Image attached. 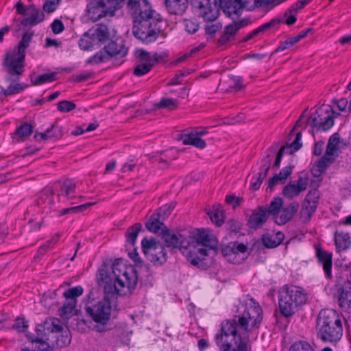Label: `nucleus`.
Returning a JSON list of instances; mask_svg holds the SVG:
<instances>
[{"instance_id":"2f4dec72","label":"nucleus","mask_w":351,"mask_h":351,"mask_svg":"<svg viewBox=\"0 0 351 351\" xmlns=\"http://www.w3.org/2000/svg\"><path fill=\"white\" fill-rule=\"evenodd\" d=\"M339 304L342 311L351 313V290L342 289L339 296Z\"/></svg>"},{"instance_id":"37998d69","label":"nucleus","mask_w":351,"mask_h":351,"mask_svg":"<svg viewBox=\"0 0 351 351\" xmlns=\"http://www.w3.org/2000/svg\"><path fill=\"white\" fill-rule=\"evenodd\" d=\"M320 197V193L317 189L310 190L303 202L308 204V203L313 207L317 208L319 200Z\"/></svg>"},{"instance_id":"6e6552de","label":"nucleus","mask_w":351,"mask_h":351,"mask_svg":"<svg viewBox=\"0 0 351 351\" xmlns=\"http://www.w3.org/2000/svg\"><path fill=\"white\" fill-rule=\"evenodd\" d=\"M320 182L321 179L319 177L315 180L309 173L301 172L298 180L291 181L284 186L282 194L285 198L291 200L300 196L308 186L317 187Z\"/></svg>"},{"instance_id":"69168bd1","label":"nucleus","mask_w":351,"mask_h":351,"mask_svg":"<svg viewBox=\"0 0 351 351\" xmlns=\"http://www.w3.org/2000/svg\"><path fill=\"white\" fill-rule=\"evenodd\" d=\"M290 149L289 147H282L280 150L278 151L275 162L274 163V168H278L280 165L281 160L282 158V156L285 153H287V151Z\"/></svg>"},{"instance_id":"4be33fe9","label":"nucleus","mask_w":351,"mask_h":351,"mask_svg":"<svg viewBox=\"0 0 351 351\" xmlns=\"http://www.w3.org/2000/svg\"><path fill=\"white\" fill-rule=\"evenodd\" d=\"M268 217L267 209L264 207H258L254 210L248 219V226L253 229L261 227L265 223Z\"/></svg>"},{"instance_id":"13d9d810","label":"nucleus","mask_w":351,"mask_h":351,"mask_svg":"<svg viewBox=\"0 0 351 351\" xmlns=\"http://www.w3.org/2000/svg\"><path fill=\"white\" fill-rule=\"evenodd\" d=\"M60 0H46L43 5V10L47 13H51L54 12Z\"/></svg>"},{"instance_id":"ddd939ff","label":"nucleus","mask_w":351,"mask_h":351,"mask_svg":"<svg viewBox=\"0 0 351 351\" xmlns=\"http://www.w3.org/2000/svg\"><path fill=\"white\" fill-rule=\"evenodd\" d=\"M32 36V33H24L19 45L14 49L7 52L4 61L10 60L16 64H24L25 50L29 47Z\"/></svg>"},{"instance_id":"f8f14e48","label":"nucleus","mask_w":351,"mask_h":351,"mask_svg":"<svg viewBox=\"0 0 351 351\" xmlns=\"http://www.w3.org/2000/svg\"><path fill=\"white\" fill-rule=\"evenodd\" d=\"M334 114L335 112L330 106L323 105L311 116L310 124L313 128L323 131L328 130L334 125Z\"/></svg>"},{"instance_id":"f704fd0d","label":"nucleus","mask_w":351,"mask_h":351,"mask_svg":"<svg viewBox=\"0 0 351 351\" xmlns=\"http://www.w3.org/2000/svg\"><path fill=\"white\" fill-rule=\"evenodd\" d=\"M316 209L317 208L313 207L308 203V204H306V203L302 202V208L299 214L300 221L302 223H308L311 220L312 216L315 213Z\"/></svg>"},{"instance_id":"c03bdc74","label":"nucleus","mask_w":351,"mask_h":351,"mask_svg":"<svg viewBox=\"0 0 351 351\" xmlns=\"http://www.w3.org/2000/svg\"><path fill=\"white\" fill-rule=\"evenodd\" d=\"M141 228L142 226L141 223H135L134 226L130 227L128 229L126 233L128 243H130L132 245L135 243L138 234L141 230Z\"/></svg>"},{"instance_id":"774afa93","label":"nucleus","mask_w":351,"mask_h":351,"mask_svg":"<svg viewBox=\"0 0 351 351\" xmlns=\"http://www.w3.org/2000/svg\"><path fill=\"white\" fill-rule=\"evenodd\" d=\"M71 342V337L66 334L65 335H61L57 337V345L60 347H64L69 345Z\"/></svg>"},{"instance_id":"20e7f679","label":"nucleus","mask_w":351,"mask_h":351,"mask_svg":"<svg viewBox=\"0 0 351 351\" xmlns=\"http://www.w3.org/2000/svg\"><path fill=\"white\" fill-rule=\"evenodd\" d=\"M317 336L326 342H337L343 335L342 324L339 315L330 309L320 311L317 320Z\"/></svg>"},{"instance_id":"aec40b11","label":"nucleus","mask_w":351,"mask_h":351,"mask_svg":"<svg viewBox=\"0 0 351 351\" xmlns=\"http://www.w3.org/2000/svg\"><path fill=\"white\" fill-rule=\"evenodd\" d=\"M299 208V204L297 202H291L287 206L281 208L280 211L277 217H276L275 221L279 225L285 224L291 220L294 215L297 213Z\"/></svg>"},{"instance_id":"423d86ee","label":"nucleus","mask_w":351,"mask_h":351,"mask_svg":"<svg viewBox=\"0 0 351 351\" xmlns=\"http://www.w3.org/2000/svg\"><path fill=\"white\" fill-rule=\"evenodd\" d=\"M189 244L186 257L193 265H199V263L208 256V250L214 248L217 241L214 237H210L204 230H198L193 238L188 237Z\"/></svg>"},{"instance_id":"864d4df0","label":"nucleus","mask_w":351,"mask_h":351,"mask_svg":"<svg viewBox=\"0 0 351 351\" xmlns=\"http://www.w3.org/2000/svg\"><path fill=\"white\" fill-rule=\"evenodd\" d=\"M289 351H315L311 346L305 341H299L295 343L290 348Z\"/></svg>"},{"instance_id":"5701e85b","label":"nucleus","mask_w":351,"mask_h":351,"mask_svg":"<svg viewBox=\"0 0 351 351\" xmlns=\"http://www.w3.org/2000/svg\"><path fill=\"white\" fill-rule=\"evenodd\" d=\"M27 10L29 17L21 21V24L23 26H34L43 21L45 17L44 13L34 5H31L27 8Z\"/></svg>"},{"instance_id":"2eb2a0df","label":"nucleus","mask_w":351,"mask_h":351,"mask_svg":"<svg viewBox=\"0 0 351 351\" xmlns=\"http://www.w3.org/2000/svg\"><path fill=\"white\" fill-rule=\"evenodd\" d=\"M54 191L50 186L45 187L38 195L36 205L43 213H50L56 208Z\"/></svg>"},{"instance_id":"c9c22d12","label":"nucleus","mask_w":351,"mask_h":351,"mask_svg":"<svg viewBox=\"0 0 351 351\" xmlns=\"http://www.w3.org/2000/svg\"><path fill=\"white\" fill-rule=\"evenodd\" d=\"M208 215L210 216L212 222L215 223L216 226H220L223 223V210L219 206H213V208L208 212Z\"/></svg>"},{"instance_id":"1a4fd4ad","label":"nucleus","mask_w":351,"mask_h":351,"mask_svg":"<svg viewBox=\"0 0 351 351\" xmlns=\"http://www.w3.org/2000/svg\"><path fill=\"white\" fill-rule=\"evenodd\" d=\"M128 53V48L123 44H118L112 41L105 46L103 50L99 51L86 61L88 64H95L106 62L111 57L121 58Z\"/></svg>"},{"instance_id":"a878e982","label":"nucleus","mask_w":351,"mask_h":351,"mask_svg":"<svg viewBox=\"0 0 351 351\" xmlns=\"http://www.w3.org/2000/svg\"><path fill=\"white\" fill-rule=\"evenodd\" d=\"M165 5L169 14L181 15L188 7V0H165Z\"/></svg>"},{"instance_id":"052dcab7","label":"nucleus","mask_w":351,"mask_h":351,"mask_svg":"<svg viewBox=\"0 0 351 351\" xmlns=\"http://www.w3.org/2000/svg\"><path fill=\"white\" fill-rule=\"evenodd\" d=\"M312 0H302L298 1L289 8L291 13H297L299 10H302L306 5L309 3Z\"/></svg>"},{"instance_id":"49530a36","label":"nucleus","mask_w":351,"mask_h":351,"mask_svg":"<svg viewBox=\"0 0 351 351\" xmlns=\"http://www.w3.org/2000/svg\"><path fill=\"white\" fill-rule=\"evenodd\" d=\"M76 301L75 300H66L63 306L60 310V315L64 318H69L72 315L73 311L76 306Z\"/></svg>"},{"instance_id":"58836bf2","label":"nucleus","mask_w":351,"mask_h":351,"mask_svg":"<svg viewBox=\"0 0 351 351\" xmlns=\"http://www.w3.org/2000/svg\"><path fill=\"white\" fill-rule=\"evenodd\" d=\"M339 137L337 134H333L328 141L325 154L332 158L338 149Z\"/></svg>"},{"instance_id":"5fc2aeb1","label":"nucleus","mask_w":351,"mask_h":351,"mask_svg":"<svg viewBox=\"0 0 351 351\" xmlns=\"http://www.w3.org/2000/svg\"><path fill=\"white\" fill-rule=\"evenodd\" d=\"M301 138L302 134L300 132H298L297 133L296 137L295 140L292 142V143L285 146L290 147L289 151H287V154H292L293 152L300 149V147H302V143H300Z\"/></svg>"},{"instance_id":"a211bd4d","label":"nucleus","mask_w":351,"mask_h":351,"mask_svg":"<svg viewBox=\"0 0 351 351\" xmlns=\"http://www.w3.org/2000/svg\"><path fill=\"white\" fill-rule=\"evenodd\" d=\"M274 153V149H269L267 156L262 159L261 171L258 173V176L253 178L251 181V186L254 190H258L263 180L266 178L270 169Z\"/></svg>"},{"instance_id":"7ed1b4c3","label":"nucleus","mask_w":351,"mask_h":351,"mask_svg":"<svg viewBox=\"0 0 351 351\" xmlns=\"http://www.w3.org/2000/svg\"><path fill=\"white\" fill-rule=\"evenodd\" d=\"M129 13L133 19L134 36L145 43L154 42L158 37V27L162 17L152 8L147 0H129Z\"/></svg>"},{"instance_id":"a19ab883","label":"nucleus","mask_w":351,"mask_h":351,"mask_svg":"<svg viewBox=\"0 0 351 351\" xmlns=\"http://www.w3.org/2000/svg\"><path fill=\"white\" fill-rule=\"evenodd\" d=\"M283 204V200L281 197H275L270 203L268 209H267V215H271L274 219L279 214Z\"/></svg>"},{"instance_id":"4d7b16f0","label":"nucleus","mask_w":351,"mask_h":351,"mask_svg":"<svg viewBox=\"0 0 351 351\" xmlns=\"http://www.w3.org/2000/svg\"><path fill=\"white\" fill-rule=\"evenodd\" d=\"M178 157V152L174 149H171L169 152L165 153V158H161L159 162L162 165V168H165L168 165L167 160H175Z\"/></svg>"},{"instance_id":"4c0bfd02","label":"nucleus","mask_w":351,"mask_h":351,"mask_svg":"<svg viewBox=\"0 0 351 351\" xmlns=\"http://www.w3.org/2000/svg\"><path fill=\"white\" fill-rule=\"evenodd\" d=\"M36 337H34L33 335H27L28 339L32 342L45 343L48 340V337L45 333V328L43 324H38L36 327Z\"/></svg>"},{"instance_id":"412c9836","label":"nucleus","mask_w":351,"mask_h":351,"mask_svg":"<svg viewBox=\"0 0 351 351\" xmlns=\"http://www.w3.org/2000/svg\"><path fill=\"white\" fill-rule=\"evenodd\" d=\"M86 10L88 16L94 22L109 14L108 11L102 4L99 3L98 0H94L90 2L87 5Z\"/></svg>"},{"instance_id":"e2e57ef3","label":"nucleus","mask_w":351,"mask_h":351,"mask_svg":"<svg viewBox=\"0 0 351 351\" xmlns=\"http://www.w3.org/2000/svg\"><path fill=\"white\" fill-rule=\"evenodd\" d=\"M28 327L27 322L23 318H17L13 325V328L19 332H24Z\"/></svg>"},{"instance_id":"bf43d9fd","label":"nucleus","mask_w":351,"mask_h":351,"mask_svg":"<svg viewBox=\"0 0 351 351\" xmlns=\"http://www.w3.org/2000/svg\"><path fill=\"white\" fill-rule=\"evenodd\" d=\"M333 160V158H330V156L324 154V156L320 158L317 163V168L319 171H324L326 167L330 164Z\"/></svg>"},{"instance_id":"bb28decb","label":"nucleus","mask_w":351,"mask_h":351,"mask_svg":"<svg viewBox=\"0 0 351 351\" xmlns=\"http://www.w3.org/2000/svg\"><path fill=\"white\" fill-rule=\"evenodd\" d=\"M293 167V165L283 167L278 173H276L269 179L268 187L272 189L278 182L285 183L287 179L292 174Z\"/></svg>"},{"instance_id":"e433bc0d","label":"nucleus","mask_w":351,"mask_h":351,"mask_svg":"<svg viewBox=\"0 0 351 351\" xmlns=\"http://www.w3.org/2000/svg\"><path fill=\"white\" fill-rule=\"evenodd\" d=\"M56 80V73H45L40 76H35L34 75H30V80L32 84L34 86H38L47 82H51Z\"/></svg>"},{"instance_id":"f257e3e1","label":"nucleus","mask_w":351,"mask_h":351,"mask_svg":"<svg viewBox=\"0 0 351 351\" xmlns=\"http://www.w3.org/2000/svg\"><path fill=\"white\" fill-rule=\"evenodd\" d=\"M96 278L98 285L104 287L106 295L95 304H87L86 311L95 322L105 325L110 318L114 295H124L125 289H134L138 278L135 269L120 261L112 264L111 272L103 265L98 269Z\"/></svg>"},{"instance_id":"72a5a7b5","label":"nucleus","mask_w":351,"mask_h":351,"mask_svg":"<svg viewBox=\"0 0 351 351\" xmlns=\"http://www.w3.org/2000/svg\"><path fill=\"white\" fill-rule=\"evenodd\" d=\"M284 239V234L278 232L275 234H267L263 237L264 245L268 248L276 247L279 245Z\"/></svg>"},{"instance_id":"f3484780","label":"nucleus","mask_w":351,"mask_h":351,"mask_svg":"<svg viewBox=\"0 0 351 351\" xmlns=\"http://www.w3.org/2000/svg\"><path fill=\"white\" fill-rule=\"evenodd\" d=\"M136 55L138 60L134 69V74L141 77L149 73L152 69V60L149 58V53L143 49L136 50Z\"/></svg>"},{"instance_id":"39448f33","label":"nucleus","mask_w":351,"mask_h":351,"mask_svg":"<svg viewBox=\"0 0 351 351\" xmlns=\"http://www.w3.org/2000/svg\"><path fill=\"white\" fill-rule=\"evenodd\" d=\"M306 293L304 289L294 285L283 286L278 293V305L285 317H291L306 303Z\"/></svg>"},{"instance_id":"6e6d98bb","label":"nucleus","mask_w":351,"mask_h":351,"mask_svg":"<svg viewBox=\"0 0 351 351\" xmlns=\"http://www.w3.org/2000/svg\"><path fill=\"white\" fill-rule=\"evenodd\" d=\"M75 108L76 105L74 103L67 100L61 101L58 104V110L63 112H70Z\"/></svg>"},{"instance_id":"a18cd8bd","label":"nucleus","mask_w":351,"mask_h":351,"mask_svg":"<svg viewBox=\"0 0 351 351\" xmlns=\"http://www.w3.org/2000/svg\"><path fill=\"white\" fill-rule=\"evenodd\" d=\"M84 289L80 286H77L75 287H72L66 290L63 295L65 298L66 300H75L77 302V298L82 295L83 293Z\"/></svg>"},{"instance_id":"8fccbe9b","label":"nucleus","mask_w":351,"mask_h":351,"mask_svg":"<svg viewBox=\"0 0 351 351\" xmlns=\"http://www.w3.org/2000/svg\"><path fill=\"white\" fill-rule=\"evenodd\" d=\"M178 106V101L177 99L172 98H162L156 106L162 108H167L172 110L176 109Z\"/></svg>"},{"instance_id":"338daca9","label":"nucleus","mask_w":351,"mask_h":351,"mask_svg":"<svg viewBox=\"0 0 351 351\" xmlns=\"http://www.w3.org/2000/svg\"><path fill=\"white\" fill-rule=\"evenodd\" d=\"M221 28V25L219 23L207 24L205 26V31L206 34L213 35L215 34Z\"/></svg>"},{"instance_id":"6ab92c4d","label":"nucleus","mask_w":351,"mask_h":351,"mask_svg":"<svg viewBox=\"0 0 351 351\" xmlns=\"http://www.w3.org/2000/svg\"><path fill=\"white\" fill-rule=\"evenodd\" d=\"M252 7H258L257 0H229L228 6L225 9V14L229 17H232L234 15H239L243 8L250 9Z\"/></svg>"},{"instance_id":"ea45409f","label":"nucleus","mask_w":351,"mask_h":351,"mask_svg":"<svg viewBox=\"0 0 351 351\" xmlns=\"http://www.w3.org/2000/svg\"><path fill=\"white\" fill-rule=\"evenodd\" d=\"M108 11L109 14L112 16L115 10L121 8L123 0H98Z\"/></svg>"},{"instance_id":"4468645a","label":"nucleus","mask_w":351,"mask_h":351,"mask_svg":"<svg viewBox=\"0 0 351 351\" xmlns=\"http://www.w3.org/2000/svg\"><path fill=\"white\" fill-rule=\"evenodd\" d=\"M167 247L175 249L180 248L182 253L186 256L189 240L187 237L180 233L171 232L168 230L162 235Z\"/></svg>"},{"instance_id":"9b49d317","label":"nucleus","mask_w":351,"mask_h":351,"mask_svg":"<svg viewBox=\"0 0 351 351\" xmlns=\"http://www.w3.org/2000/svg\"><path fill=\"white\" fill-rule=\"evenodd\" d=\"M142 250L154 265H161L167 261L165 247L154 239L145 238L141 241Z\"/></svg>"},{"instance_id":"3c124183","label":"nucleus","mask_w":351,"mask_h":351,"mask_svg":"<svg viewBox=\"0 0 351 351\" xmlns=\"http://www.w3.org/2000/svg\"><path fill=\"white\" fill-rule=\"evenodd\" d=\"M75 189V184L72 180H66L64 181L61 188V195H64L69 198L73 194Z\"/></svg>"},{"instance_id":"0e129e2a","label":"nucleus","mask_w":351,"mask_h":351,"mask_svg":"<svg viewBox=\"0 0 351 351\" xmlns=\"http://www.w3.org/2000/svg\"><path fill=\"white\" fill-rule=\"evenodd\" d=\"M276 24H278V21H276L275 20L271 21L254 29V33L256 32L258 34L261 33H264L265 32L269 30L271 27L274 26V25Z\"/></svg>"},{"instance_id":"7c9ffc66","label":"nucleus","mask_w":351,"mask_h":351,"mask_svg":"<svg viewBox=\"0 0 351 351\" xmlns=\"http://www.w3.org/2000/svg\"><path fill=\"white\" fill-rule=\"evenodd\" d=\"M160 219L159 217L156 218L154 216H152L146 223V228L150 232L162 235L167 229L164 223L160 221Z\"/></svg>"},{"instance_id":"dca6fc26","label":"nucleus","mask_w":351,"mask_h":351,"mask_svg":"<svg viewBox=\"0 0 351 351\" xmlns=\"http://www.w3.org/2000/svg\"><path fill=\"white\" fill-rule=\"evenodd\" d=\"M246 249L244 244L232 242L222 248V254L228 262L239 264L243 260L241 254L245 253Z\"/></svg>"},{"instance_id":"680f3d73","label":"nucleus","mask_w":351,"mask_h":351,"mask_svg":"<svg viewBox=\"0 0 351 351\" xmlns=\"http://www.w3.org/2000/svg\"><path fill=\"white\" fill-rule=\"evenodd\" d=\"M184 26L186 30L190 34L195 33L199 28L198 23L193 20H185Z\"/></svg>"},{"instance_id":"0eeeda50","label":"nucleus","mask_w":351,"mask_h":351,"mask_svg":"<svg viewBox=\"0 0 351 351\" xmlns=\"http://www.w3.org/2000/svg\"><path fill=\"white\" fill-rule=\"evenodd\" d=\"M3 66L7 72L5 79L9 84L4 91L5 95L18 94L28 87V85L19 82L21 76L25 71V64H16L8 60L3 61Z\"/></svg>"},{"instance_id":"cd10ccee","label":"nucleus","mask_w":351,"mask_h":351,"mask_svg":"<svg viewBox=\"0 0 351 351\" xmlns=\"http://www.w3.org/2000/svg\"><path fill=\"white\" fill-rule=\"evenodd\" d=\"M61 128L57 125H52L45 132L36 134L34 138L36 140H53L58 139L62 136Z\"/></svg>"},{"instance_id":"603ef678","label":"nucleus","mask_w":351,"mask_h":351,"mask_svg":"<svg viewBox=\"0 0 351 351\" xmlns=\"http://www.w3.org/2000/svg\"><path fill=\"white\" fill-rule=\"evenodd\" d=\"M176 206L175 202H171L168 204H165L160 207L158 211V216L159 218L164 219L171 215V212Z\"/></svg>"},{"instance_id":"79ce46f5","label":"nucleus","mask_w":351,"mask_h":351,"mask_svg":"<svg viewBox=\"0 0 351 351\" xmlns=\"http://www.w3.org/2000/svg\"><path fill=\"white\" fill-rule=\"evenodd\" d=\"M97 44L93 36L88 34V32L84 33L79 41V46L83 50H90L94 45Z\"/></svg>"},{"instance_id":"b1692460","label":"nucleus","mask_w":351,"mask_h":351,"mask_svg":"<svg viewBox=\"0 0 351 351\" xmlns=\"http://www.w3.org/2000/svg\"><path fill=\"white\" fill-rule=\"evenodd\" d=\"M88 34L93 36V38L97 43H102L110 38L109 29L106 25L100 24L96 25L88 31Z\"/></svg>"},{"instance_id":"c85d7f7f","label":"nucleus","mask_w":351,"mask_h":351,"mask_svg":"<svg viewBox=\"0 0 351 351\" xmlns=\"http://www.w3.org/2000/svg\"><path fill=\"white\" fill-rule=\"evenodd\" d=\"M335 241L338 251L345 250L349 248L351 245L349 234L343 231H336Z\"/></svg>"},{"instance_id":"de8ad7c7","label":"nucleus","mask_w":351,"mask_h":351,"mask_svg":"<svg viewBox=\"0 0 351 351\" xmlns=\"http://www.w3.org/2000/svg\"><path fill=\"white\" fill-rule=\"evenodd\" d=\"M32 132V126L29 123H25L16 130V134L21 140H24L29 136Z\"/></svg>"},{"instance_id":"09e8293b","label":"nucleus","mask_w":351,"mask_h":351,"mask_svg":"<svg viewBox=\"0 0 351 351\" xmlns=\"http://www.w3.org/2000/svg\"><path fill=\"white\" fill-rule=\"evenodd\" d=\"M95 204V202H88V203H86V204H82L80 206L71 207V208H64V209L62 210L60 215H64L73 213L83 212L88 208H89L91 206H93Z\"/></svg>"},{"instance_id":"393cba45","label":"nucleus","mask_w":351,"mask_h":351,"mask_svg":"<svg viewBox=\"0 0 351 351\" xmlns=\"http://www.w3.org/2000/svg\"><path fill=\"white\" fill-rule=\"evenodd\" d=\"M244 25H245L243 22H235L227 25L219 40V43L223 45L232 40L234 38V36L239 29Z\"/></svg>"},{"instance_id":"473e14b6","label":"nucleus","mask_w":351,"mask_h":351,"mask_svg":"<svg viewBox=\"0 0 351 351\" xmlns=\"http://www.w3.org/2000/svg\"><path fill=\"white\" fill-rule=\"evenodd\" d=\"M182 143L184 145H191L198 149H204L206 146L204 140L191 132L182 138Z\"/></svg>"},{"instance_id":"f03ea898","label":"nucleus","mask_w":351,"mask_h":351,"mask_svg":"<svg viewBox=\"0 0 351 351\" xmlns=\"http://www.w3.org/2000/svg\"><path fill=\"white\" fill-rule=\"evenodd\" d=\"M262 309L252 298L246 299L237 307L235 318L221 324V332L216 335V343L221 351H231L232 342L236 348L232 351H248V343L237 332V326L249 332L258 328L262 320Z\"/></svg>"},{"instance_id":"c756f323","label":"nucleus","mask_w":351,"mask_h":351,"mask_svg":"<svg viewBox=\"0 0 351 351\" xmlns=\"http://www.w3.org/2000/svg\"><path fill=\"white\" fill-rule=\"evenodd\" d=\"M317 256L320 263L323 265V269L328 277L330 276L332 267V254L326 251L317 249Z\"/></svg>"},{"instance_id":"9d476101","label":"nucleus","mask_w":351,"mask_h":351,"mask_svg":"<svg viewBox=\"0 0 351 351\" xmlns=\"http://www.w3.org/2000/svg\"><path fill=\"white\" fill-rule=\"evenodd\" d=\"M194 4L199 7V14L206 22L215 21L219 15V10L228 6V1L223 0H194Z\"/></svg>"}]
</instances>
